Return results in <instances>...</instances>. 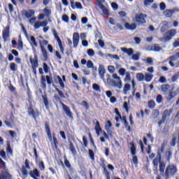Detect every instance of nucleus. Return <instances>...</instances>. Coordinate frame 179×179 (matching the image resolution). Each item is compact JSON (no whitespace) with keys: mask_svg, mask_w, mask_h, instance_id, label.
I'll use <instances>...</instances> for the list:
<instances>
[{"mask_svg":"<svg viewBox=\"0 0 179 179\" xmlns=\"http://www.w3.org/2000/svg\"><path fill=\"white\" fill-rule=\"evenodd\" d=\"M136 78L138 82H143L145 80V75L142 73H138Z\"/></svg>","mask_w":179,"mask_h":179,"instance_id":"nucleus-32","label":"nucleus"},{"mask_svg":"<svg viewBox=\"0 0 179 179\" xmlns=\"http://www.w3.org/2000/svg\"><path fill=\"white\" fill-rule=\"evenodd\" d=\"M98 71L101 79H104V75H106V69L104 68V66L100 64Z\"/></svg>","mask_w":179,"mask_h":179,"instance_id":"nucleus-23","label":"nucleus"},{"mask_svg":"<svg viewBox=\"0 0 179 179\" xmlns=\"http://www.w3.org/2000/svg\"><path fill=\"white\" fill-rule=\"evenodd\" d=\"M89 155H90V157L92 160H94V152L92 150H89Z\"/></svg>","mask_w":179,"mask_h":179,"instance_id":"nucleus-64","label":"nucleus"},{"mask_svg":"<svg viewBox=\"0 0 179 179\" xmlns=\"http://www.w3.org/2000/svg\"><path fill=\"white\" fill-rule=\"evenodd\" d=\"M155 52H159V51H162V47L159 45V44H154L153 48H151Z\"/></svg>","mask_w":179,"mask_h":179,"instance_id":"nucleus-41","label":"nucleus"},{"mask_svg":"<svg viewBox=\"0 0 179 179\" xmlns=\"http://www.w3.org/2000/svg\"><path fill=\"white\" fill-rule=\"evenodd\" d=\"M148 107L151 110H153L156 107V103L153 100H150L148 101Z\"/></svg>","mask_w":179,"mask_h":179,"instance_id":"nucleus-43","label":"nucleus"},{"mask_svg":"<svg viewBox=\"0 0 179 179\" xmlns=\"http://www.w3.org/2000/svg\"><path fill=\"white\" fill-rule=\"evenodd\" d=\"M29 61L31 62V68H38V57L37 55H34V58L29 57Z\"/></svg>","mask_w":179,"mask_h":179,"instance_id":"nucleus-16","label":"nucleus"},{"mask_svg":"<svg viewBox=\"0 0 179 179\" xmlns=\"http://www.w3.org/2000/svg\"><path fill=\"white\" fill-rule=\"evenodd\" d=\"M156 101L158 104H160L163 101V96L162 94H158L156 98Z\"/></svg>","mask_w":179,"mask_h":179,"instance_id":"nucleus-54","label":"nucleus"},{"mask_svg":"<svg viewBox=\"0 0 179 179\" xmlns=\"http://www.w3.org/2000/svg\"><path fill=\"white\" fill-rule=\"evenodd\" d=\"M95 131L96 135L99 136L100 135V133L101 132V127L100 126V122L96 120V124H95Z\"/></svg>","mask_w":179,"mask_h":179,"instance_id":"nucleus-28","label":"nucleus"},{"mask_svg":"<svg viewBox=\"0 0 179 179\" xmlns=\"http://www.w3.org/2000/svg\"><path fill=\"white\" fill-rule=\"evenodd\" d=\"M27 96H28V100H29V101H30V100H32V99H33V95L31 94V91L30 90V88L29 87V86H27Z\"/></svg>","mask_w":179,"mask_h":179,"instance_id":"nucleus-44","label":"nucleus"},{"mask_svg":"<svg viewBox=\"0 0 179 179\" xmlns=\"http://www.w3.org/2000/svg\"><path fill=\"white\" fill-rule=\"evenodd\" d=\"M159 115H160V112L157 109H155L152 112V117L154 119L158 118Z\"/></svg>","mask_w":179,"mask_h":179,"instance_id":"nucleus-39","label":"nucleus"},{"mask_svg":"<svg viewBox=\"0 0 179 179\" xmlns=\"http://www.w3.org/2000/svg\"><path fill=\"white\" fill-rule=\"evenodd\" d=\"M6 152L7 153H9L10 156H13V150H12V148L10 147V143H8L7 144Z\"/></svg>","mask_w":179,"mask_h":179,"instance_id":"nucleus-42","label":"nucleus"},{"mask_svg":"<svg viewBox=\"0 0 179 179\" xmlns=\"http://www.w3.org/2000/svg\"><path fill=\"white\" fill-rule=\"evenodd\" d=\"M87 67L90 69V68H94L93 67V62H92V60H88L87 62Z\"/></svg>","mask_w":179,"mask_h":179,"instance_id":"nucleus-62","label":"nucleus"},{"mask_svg":"<svg viewBox=\"0 0 179 179\" xmlns=\"http://www.w3.org/2000/svg\"><path fill=\"white\" fill-rule=\"evenodd\" d=\"M15 123V116L13 114H11L10 115V117L8 120H5L4 124L7 126L9 127V128H13V126H12V124Z\"/></svg>","mask_w":179,"mask_h":179,"instance_id":"nucleus-18","label":"nucleus"},{"mask_svg":"<svg viewBox=\"0 0 179 179\" xmlns=\"http://www.w3.org/2000/svg\"><path fill=\"white\" fill-rule=\"evenodd\" d=\"M87 52L89 57H94V50L93 49H88Z\"/></svg>","mask_w":179,"mask_h":179,"instance_id":"nucleus-57","label":"nucleus"},{"mask_svg":"<svg viewBox=\"0 0 179 179\" xmlns=\"http://www.w3.org/2000/svg\"><path fill=\"white\" fill-rule=\"evenodd\" d=\"M58 140L57 139V137L55 136H53V145L55 149H58Z\"/></svg>","mask_w":179,"mask_h":179,"instance_id":"nucleus-51","label":"nucleus"},{"mask_svg":"<svg viewBox=\"0 0 179 179\" xmlns=\"http://www.w3.org/2000/svg\"><path fill=\"white\" fill-rule=\"evenodd\" d=\"M92 89H94L95 92H101V90H100V85L96 83L92 85Z\"/></svg>","mask_w":179,"mask_h":179,"instance_id":"nucleus-53","label":"nucleus"},{"mask_svg":"<svg viewBox=\"0 0 179 179\" xmlns=\"http://www.w3.org/2000/svg\"><path fill=\"white\" fill-rule=\"evenodd\" d=\"M29 176L34 179H38L40 177V171L37 169H34L33 171H30Z\"/></svg>","mask_w":179,"mask_h":179,"instance_id":"nucleus-22","label":"nucleus"},{"mask_svg":"<svg viewBox=\"0 0 179 179\" xmlns=\"http://www.w3.org/2000/svg\"><path fill=\"white\" fill-rule=\"evenodd\" d=\"M0 179H12V175L8 171H3L0 173Z\"/></svg>","mask_w":179,"mask_h":179,"instance_id":"nucleus-20","label":"nucleus"},{"mask_svg":"<svg viewBox=\"0 0 179 179\" xmlns=\"http://www.w3.org/2000/svg\"><path fill=\"white\" fill-rule=\"evenodd\" d=\"M69 148L71 153L73 155V156H76L77 152L76 149L75 148V146L73 145V143L71 142L69 144Z\"/></svg>","mask_w":179,"mask_h":179,"instance_id":"nucleus-34","label":"nucleus"},{"mask_svg":"<svg viewBox=\"0 0 179 179\" xmlns=\"http://www.w3.org/2000/svg\"><path fill=\"white\" fill-rule=\"evenodd\" d=\"M96 1L98 2V6H99L101 10H102L103 15L108 16L110 15L108 8H107L106 7H105V6L103 5V3L106 2V0H96Z\"/></svg>","mask_w":179,"mask_h":179,"instance_id":"nucleus-13","label":"nucleus"},{"mask_svg":"<svg viewBox=\"0 0 179 179\" xmlns=\"http://www.w3.org/2000/svg\"><path fill=\"white\" fill-rule=\"evenodd\" d=\"M10 36V26L7 25L2 31V37L3 41L6 42L8 41V38Z\"/></svg>","mask_w":179,"mask_h":179,"instance_id":"nucleus-12","label":"nucleus"},{"mask_svg":"<svg viewBox=\"0 0 179 179\" xmlns=\"http://www.w3.org/2000/svg\"><path fill=\"white\" fill-rule=\"evenodd\" d=\"M31 167L30 166V161L27 159L24 160V165L22 166L21 173L23 176H27L29 174V172H27V170H30Z\"/></svg>","mask_w":179,"mask_h":179,"instance_id":"nucleus-11","label":"nucleus"},{"mask_svg":"<svg viewBox=\"0 0 179 179\" xmlns=\"http://www.w3.org/2000/svg\"><path fill=\"white\" fill-rule=\"evenodd\" d=\"M43 66L45 73H48V72H50V66H48V64H47V63H43Z\"/></svg>","mask_w":179,"mask_h":179,"instance_id":"nucleus-50","label":"nucleus"},{"mask_svg":"<svg viewBox=\"0 0 179 179\" xmlns=\"http://www.w3.org/2000/svg\"><path fill=\"white\" fill-rule=\"evenodd\" d=\"M27 114L29 117H32L34 121H37V118L40 117V110L34 108L33 103H30L27 108Z\"/></svg>","mask_w":179,"mask_h":179,"instance_id":"nucleus-5","label":"nucleus"},{"mask_svg":"<svg viewBox=\"0 0 179 179\" xmlns=\"http://www.w3.org/2000/svg\"><path fill=\"white\" fill-rule=\"evenodd\" d=\"M103 174L106 176V179L110 178V172L107 170V168H106V165H103Z\"/></svg>","mask_w":179,"mask_h":179,"instance_id":"nucleus-40","label":"nucleus"},{"mask_svg":"<svg viewBox=\"0 0 179 179\" xmlns=\"http://www.w3.org/2000/svg\"><path fill=\"white\" fill-rule=\"evenodd\" d=\"M80 106L85 107V110H89V103L86 101H82Z\"/></svg>","mask_w":179,"mask_h":179,"instance_id":"nucleus-55","label":"nucleus"},{"mask_svg":"<svg viewBox=\"0 0 179 179\" xmlns=\"http://www.w3.org/2000/svg\"><path fill=\"white\" fill-rule=\"evenodd\" d=\"M10 69L13 72H16V71H17V65H16L14 62L10 63Z\"/></svg>","mask_w":179,"mask_h":179,"instance_id":"nucleus-38","label":"nucleus"},{"mask_svg":"<svg viewBox=\"0 0 179 179\" xmlns=\"http://www.w3.org/2000/svg\"><path fill=\"white\" fill-rule=\"evenodd\" d=\"M169 89H170V85L169 84L162 85L161 86L162 92H164V93H167Z\"/></svg>","mask_w":179,"mask_h":179,"instance_id":"nucleus-36","label":"nucleus"},{"mask_svg":"<svg viewBox=\"0 0 179 179\" xmlns=\"http://www.w3.org/2000/svg\"><path fill=\"white\" fill-rule=\"evenodd\" d=\"M165 156H166V162H168V163H170V159L173 157V152H171V150H167L166 151Z\"/></svg>","mask_w":179,"mask_h":179,"instance_id":"nucleus-29","label":"nucleus"},{"mask_svg":"<svg viewBox=\"0 0 179 179\" xmlns=\"http://www.w3.org/2000/svg\"><path fill=\"white\" fill-rule=\"evenodd\" d=\"M17 50L18 51H23V41H22V37L20 36L17 42Z\"/></svg>","mask_w":179,"mask_h":179,"instance_id":"nucleus-31","label":"nucleus"},{"mask_svg":"<svg viewBox=\"0 0 179 179\" xmlns=\"http://www.w3.org/2000/svg\"><path fill=\"white\" fill-rule=\"evenodd\" d=\"M38 168L41 171H44L45 170V165H44V162L40 161L38 163Z\"/></svg>","mask_w":179,"mask_h":179,"instance_id":"nucleus-46","label":"nucleus"},{"mask_svg":"<svg viewBox=\"0 0 179 179\" xmlns=\"http://www.w3.org/2000/svg\"><path fill=\"white\" fill-rule=\"evenodd\" d=\"M172 112L173 109H170L169 110L167 109L165 110L162 115V121H166V120H167V117H170V114H171Z\"/></svg>","mask_w":179,"mask_h":179,"instance_id":"nucleus-26","label":"nucleus"},{"mask_svg":"<svg viewBox=\"0 0 179 179\" xmlns=\"http://www.w3.org/2000/svg\"><path fill=\"white\" fill-rule=\"evenodd\" d=\"M152 79H153V75L150 73H145L144 80L147 83L152 82Z\"/></svg>","mask_w":179,"mask_h":179,"instance_id":"nucleus-30","label":"nucleus"},{"mask_svg":"<svg viewBox=\"0 0 179 179\" xmlns=\"http://www.w3.org/2000/svg\"><path fill=\"white\" fill-rule=\"evenodd\" d=\"M146 63L149 65H153V59L152 57H147Z\"/></svg>","mask_w":179,"mask_h":179,"instance_id":"nucleus-60","label":"nucleus"},{"mask_svg":"<svg viewBox=\"0 0 179 179\" xmlns=\"http://www.w3.org/2000/svg\"><path fill=\"white\" fill-rule=\"evenodd\" d=\"M176 13V10H166L164 11V15L166 17H171Z\"/></svg>","mask_w":179,"mask_h":179,"instance_id":"nucleus-25","label":"nucleus"},{"mask_svg":"<svg viewBox=\"0 0 179 179\" xmlns=\"http://www.w3.org/2000/svg\"><path fill=\"white\" fill-rule=\"evenodd\" d=\"M123 108L125 110L126 113H129V107H128V102H124Z\"/></svg>","mask_w":179,"mask_h":179,"instance_id":"nucleus-56","label":"nucleus"},{"mask_svg":"<svg viewBox=\"0 0 179 179\" xmlns=\"http://www.w3.org/2000/svg\"><path fill=\"white\" fill-rule=\"evenodd\" d=\"M124 127L127 129V132H131V126H129V123L128 122V120H126L123 122Z\"/></svg>","mask_w":179,"mask_h":179,"instance_id":"nucleus-48","label":"nucleus"},{"mask_svg":"<svg viewBox=\"0 0 179 179\" xmlns=\"http://www.w3.org/2000/svg\"><path fill=\"white\" fill-rule=\"evenodd\" d=\"M129 90H131V85L129 84H125L124 87L123 88V92L125 94H127V92H129Z\"/></svg>","mask_w":179,"mask_h":179,"instance_id":"nucleus-47","label":"nucleus"},{"mask_svg":"<svg viewBox=\"0 0 179 179\" xmlns=\"http://www.w3.org/2000/svg\"><path fill=\"white\" fill-rule=\"evenodd\" d=\"M43 12L44 13L39 14L38 15V20H43L45 17L50 18L51 17V9L48 8V7H45Z\"/></svg>","mask_w":179,"mask_h":179,"instance_id":"nucleus-10","label":"nucleus"},{"mask_svg":"<svg viewBox=\"0 0 179 179\" xmlns=\"http://www.w3.org/2000/svg\"><path fill=\"white\" fill-rule=\"evenodd\" d=\"M177 34V31L174 29H172L171 30H169L165 33V36L161 38V41H163L164 43H166L167 41H170L174 36Z\"/></svg>","mask_w":179,"mask_h":179,"instance_id":"nucleus-7","label":"nucleus"},{"mask_svg":"<svg viewBox=\"0 0 179 179\" xmlns=\"http://www.w3.org/2000/svg\"><path fill=\"white\" fill-rule=\"evenodd\" d=\"M57 79H59L58 84L60 85L61 89L64 90V89H65V83H64V80L61 77H58Z\"/></svg>","mask_w":179,"mask_h":179,"instance_id":"nucleus-45","label":"nucleus"},{"mask_svg":"<svg viewBox=\"0 0 179 179\" xmlns=\"http://www.w3.org/2000/svg\"><path fill=\"white\" fill-rule=\"evenodd\" d=\"M111 6H112L113 9L115 10H117V9H118V4L115 2L111 3Z\"/></svg>","mask_w":179,"mask_h":179,"instance_id":"nucleus-63","label":"nucleus"},{"mask_svg":"<svg viewBox=\"0 0 179 179\" xmlns=\"http://www.w3.org/2000/svg\"><path fill=\"white\" fill-rule=\"evenodd\" d=\"M47 24H48V20H44L43 22H40V21H36L34 22V29H40V27H45L47 26Z\"/></svg>","mask_w":179,"mask_h":179,"instance_id":"nucleus-17","label":"nucleus"},{"mask_svg":"<svg viewBox=\"0 0 179 179\" xmlns=\"http://www.w3.org/2000/svg\"><path fill=\"white\" fill-rule=\"evenodd\" d=\"M38 38L42 40H39V45L41 51L42 52L44 58V61H48V52H47V50L45 49L46 45H48V41L44 39L42 36H39Z\"/></svg>","mask_w":179,"mask_h":179,"instance_id":"nucleus-4","label":"nucleus"},{"mask_svg":"<svg viewBox=\"0 0 179 179\" xmlns=\"http://www.w3.org/2000/svg\"><path fill=\"white\" fill-rule=\"evenodd\" d=\"M112 76L113 79H116L117 81L110 79V75H108V78L106 79L108 83L113 86V87H117V89H122V81L121 80V78H120V76H118L117 73L113 74Z\"/></svg>","mask_w":179,"mask_h":179,"instance_id":"nucleus-3","label":"nucleus"},{"mask_svg":"<svg viewBox=\"0 0 179 179\" xmlns=\"http://www.w3.org/2000/svg\"><path fill=\"white\" fill-rule=\"evenodd\" d=\"M73 44L74 48H76L79 44V33L75 32L73 34Z\"/></svg>","mask_w":179,"mask_h":179,"instance_id":"nucleus-19","label":"nucleus"},{"mask_svg":"<svg viewBox=\"0 0 179 179\" xmlns=\"http://www.w3.org/2000/svg\"><path fill=\"white\" fill-rule=\"evenodd\" d=\"M43 103L45 104V107L47 110L50 108L49 102H48V98L47 97V95L42 96Z\"/></svg>","mask_w":179,"mask_h":179,"instance_id":"nucleus-33","label":"nucleus"},{"mask_svg":"<svg viewBox=\"0 0 179 179\" xmlns=\"http://www.w3.org/2000/svg\"><path fill=\"white\" fill-rule=\"evenodd\" d=\"M36 13L34 10L28 9V10H22V16H25L27 19H30V17H33Z\"/></svg>","mask_w":179,"mask_h":179,"instance_id":"nucleus-15","label":"nucleus"},{"mask_svg":"<svg viewBox=\"0 0 179 179\" xmlns=\"http://www.w3.org/2000/svg\"><path fill=\"white\" fill-rule=\"evenodd\" d=\"M45 82H47L48 85H52L53 83L52 77L50 76H42L41 78V83L42 86V89H47V84H45Z\"/></svg>","mask_w":179,"mask_h":179,"instance_id":"nucleus-8","label":"nucleus"},{"mask_svg":"<svg viewBox=\"0 0 179 179\" xmlns=\"http://www.w3.org/2000/svg\"><path fill=\"white\" fill-rule=\"evenodd\" d=\"M167 146V141H164L157 152V157L152 161V164L155 169L159 167V171L165 179H169L170 177H173L177 174V166L174 164L168 165L166 168V162L162 160V155L164 153V149Z\"/></svg>","mask_w":179,"mask_h":179,"instance_id":"nucleus-1","label":"nucleus"},{"mask_svg":"<svg viewBox=\"0 0 179 179\" xmlns=\"http://www.w3.org/2000/svg\"><path fill=\"white\" fill-rule=\"evenodd\" d=\"M132 55V59L134 61H138L140 55L139 54H134Z\"/></svg>","mask_w":179,"mask_h":179,"instance_id":"nucleus-61","label":"nucleus"},{"mask_svg":"<svg viewBox=\"0 0 179 179\" xmlns=\"http://www.w3.org/2000/svg\"><path fill=\"white\" fill-rule=\"evenodd\" d=\"M124 27L127 29V30H135V29H136V24H129V22H125Z\"/></svg>","mask_w":179,"mask_h":179,"instance_id":"nucleus-24","label":"nucleus"},{"mask_svg":"<svg viewBox=\"0 0 179 179\" xmlns=\"http://www.w3.org/2000/svg\"><path fill=\"white\" fill-rule=\"evenodd\" d=\"M55 90L57 92L59 96H58V95H55L54 99L56 100V101H59V103L61 104L65 114H66V116L69 118H73V115L72 114V111H71V108L61 101V99H65V94H64V92L57 87L55 88Z\"/></svg>","mask_w":179,"mask_h":179,"instance_id":"nucleus-2","label":"nucleus"},{"mask_svg":"<svg viewBox=\"0 0 179 179\" xmlns=\"http://www.w3.org/2000/svg\"><path fill=\"white\" fill-rule=\"evenodd\" d=\"M145 17H146V15L143 13L136 14L134 22L138 23V24H145V23H146V20Z\"/></svg>","mask_w":179,"mask_h":179,"instance_id":"nucleus-9","label":"nucleus"},{"mask_svg":"<svg viewBox=\"0 0 179 179\" xmlns=\"http://www.w3.org/2000/svg\"><path fill=\"white\" fill-rule=\"evenodd\" d=\"M125 72H127V70L124 68H120L119 70V74L121 75V76H124Z\"/></svg>","mask_w":179,"mask_h":179,"instance_id":"nucleus-59","label":"nucleus"},{"mask_svg":"<svg viewBox=\"0 0 179 179\" xmlns=\"http://www.w3.org/2000/svg\"><path fill=\"white\" fill-rule=\"evenodd\" d=\"M8 90H10V92H12L13 93H15V92H16V87H15L13 85H12V83H10L8 86Z\"/></svg>","mask_w":179,"mask_h":179,"instance_id":"nucleus-58","label":"nucleus"},{"mask_svg":"<svg viewBox=\"0 0 179 179\" xmlns=\"http://www.w3.org/2000/svg\"><path fill=\"white\" fill-rule=\"evenodd\" d=\"M64 164L69 170H72V166L71 165V163L69 162V160H68V158H66V156L64 157Z\"/></svg>","mask_w":179,"mask_h":179,"instance_id":"nucleus-35","label":"nucleus"},{"mask_svg":"<svg viewBox=\"0 0 179 179\" xmlns=\"http://www.w3.org/2000/svg\"><path fill=\"white\" fill-rule=\"evenodd\" d=\"M169 97L168 100H169V101H171V100H173V99H174L176 97V92H173L171 91L169 93Z\"/></svg>","mask_w":179,"mask_h":179,"instance_id":"nucleus-52","label":"nucleus"},{"mask_svg":"<svg viewBox=\"0 0 179 179\" xmlns=\"http://www.w3.org/2000/svg\"><path fill=\"white\" fill-rule=\"evenodd\" d=\"M45 129L50 141H51L52 139V135L51 134V129H50V123L48 122H45Z\"/></svg>","mask_w":179,"mask_h":179,"instance_id":"nucleus-21","label":"nucleus"},{"mask_svg":"<svg viewBox=\"0 0 179 179\" xmlns=\"http://www.w3.org/2000/svg\"><path fill=\"white\" fill-rule=\"evenodd\" d=\"M121 50L124 52L125 54H127L129 57L134 54V49L132 48H122Z\"/></svg>","mask_w":179,"mask_h":179,"instance_id":"nucleus-27","label":"nucleus"},{"mask_svg":"<svg viewBox=\"0 0 179 179\" xmlns=\"http://www.w3.org/2000/svg\"><path fill=\"white\" fill-rule=\"evenodd\" d=\"M124 127L127 129V132H131V126H129V123L128 122V120H126L123 122Z\"/></svg>","mask_w":179,"mask_h":179,"instance_id":"nucleus-49","label":"nucleus"},{"mask_svg":"<svg viewBox=\"0 0 179 179\" xmlns=\"http://www.w3.org/2000/svg\"><path fill=\"white\" fill-rule=\"evenodd\" d=\"M52 33H53L55 38L57 40V41L58 43V45L59 47L60 52H62V54H64V45H62V41H61V38L58 36V34L57 33V31L55 29L52 30Z\"/></svg>","mask_w":179,"mask_h":179,"instance_id":"nucleus-14","label":"nucleus"},{"mask_svg":"<svg viewBox=\"0 0 179 179\" xmlns=\"http://www.w3.org/2000/svg\"><path fill=\"white\" fill-rule=\"evenodd\" d=\"M30 44L31 45H34V47H38V44L37 43V41H36V38L34 36H31L30 37Z\"/></svg>","mask_w":179,"mask_h":179,"instance_id":"nucleus-37","label":"nucleus"},{"mask_svg":"<svg viewBox=\"0 0 179 179\" xmlns=\"http://www.w3.org/2000/svg\"><path fill=\"white\" fill-rule=\"evenodd\" d=\"M130 145V152L132 157V162L134 164H138L139 162L138 161V157L135 155H136V146H135V143L134 141H131L129 143Z\"/></svg>","mask_w":179,"mask_h":179,"instance_id":"nucleus-6","label":"nucleus"}]
</instances>
